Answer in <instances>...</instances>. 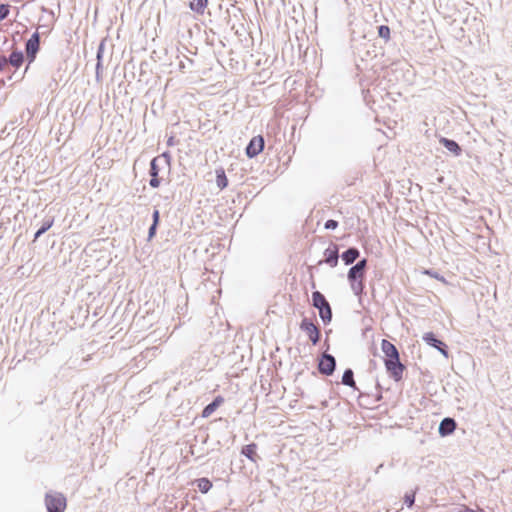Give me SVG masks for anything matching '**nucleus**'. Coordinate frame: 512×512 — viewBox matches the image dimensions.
<instances>
[{"instance_id":"nucleus-1","label":"nucleus","mask_w":512,"mask_h":512,"mask_svg":"<svg viewBox=\"0 0 512 512\" xmlns=\"http://www.w3.org/2000/svg\"><path fill=\"white\" fill-rule=\"evenodd\" d=\"M381 350L385 355L384 364L390 377L395 381H400L403 377L405 366L400 362L397 348L390 341L383 339L381 341Z\"/></svg>"},{"instance_id":"nucleus-2","label":"nucleus","mask_w":512,"mask_h":512,"mask_svg":"<svg viewBox=\"0 0 512 512\" xmlns=\"http://www.w3.org/2000/svg\"><path fill=\"white\" fill-rule=\"evenodd\" d=\"M367 265V260L362 259L356 265L350 268L348 272V280L351 286V289L356 295H360L363 292L364 284L363 279L365 276V268Z\"/></svg>"},{"instance_id":"nucleus-3","label":"nucleus","mask_w":512,"mask_h":512,"mask_svg":"<svg viewBox=\"0 0 512 512\" xmlns=\"http://www.w3.org/2000/svg\"><path fill=\"white\" fill-rule=\"evenodd\" d=\"M313 306L319 310L320 318L325 322H330L332 319V310L330 304L319 291H315L312 294Z\"/></svg>"},{"instance_id":"nucleus-4","label":"nucleus","mask_w":512,"mask_h":512,"mask_svg":"<svg viewBox=\"0 0 512 512\" xmlns=\"http://www.w3.org/2000/svg\"><path fill=\"white\" fill-rule=\"evenodd\" d=\"M45 505L47 512H64L67 506V501L62 493H47L45 496Z\"/></svg>"},{"instance_id":"nucleus-5","label":"nucleus","mask_w":512,"mask_h":512,"mask_svg":"<svg viewBox=\"0 0 512 512\" xmlns=\"http://www.w3.org/2000/svg\"><path fill=\"white\" fill-rule=\"evenodd\" d=\"M300 329L307 334L313 345H316L319 342L320 331L318 327L308 318H304L301 321Z\"/></svg>"},{"instance_id":"nucleus-6","label":"nucleus","mask_w":512,"mask_h":512,"mask_svg":"<svg viewBox=\"0 0 512 512\" xmlns=\"http://www.w3.org/2000/svg\"><path fill=\"white\" fill-rule=\"evenodd\" d=\"M264 149V139L261 135L253 137L247 148H246V154L249 158H253L260 154Z\"/></svg>"},{"instance_id":"nucleus-7","label":"nucleus","mask_w":512,"mask_h":512,"mask_svg":"<svg viewBox=\"0 0 512 512\" xmlns=\"http://www.w3.org/2000/svg\"><path fill=\"white\" fill-rule=\"evenodd\" d=\"M40 46V37L38 32H35L26 43V53L29 59V63H32Z\"/></svg>"},{"instance_id":"nucleus-8","label":"nucleus","mask_w":512,"mask_h":512,"mask_svg":"<svg viewBox=\"0 0 512 512\" xmlns=\"http://www.w3.org/2000/svg\"><path fill=\"white\" fill-rule=\"evenodd\" d=\"M319 371L325 375H331L335 369V359L329 354H323L319 361Z\"/></svg>"},{"instance_id":"nucleus-9","label":"nucleus","mask_w":512,"mask_h":512,"mask_svg":"<svg viewBox=\"0 0 512 512\" xmlns=\"http://www.w3.org/2000/svg\"><path fill=\"white\" fill-rule=\"evenodd\" d=\"M423 340L428 345L433 346L436 349H438L441 352V354L444 355L446 358L449 357L446 345L442 341L436 339L435 335L432 332L425 333L423 335Z\"/></svg>"},{"instance_id":"nucleus-10","label":"nucleus","mask_w":512,"mask_h":512,"mask_svg":"<svg viewBox=\"0 0 512 512\" xmlns=\"http://www.w3.org/2000/svg\"><path fill=\"white\" fill-rule=\"evenodd\" d=\"M159 168H158V165H157V158H154L152 159L151 163H150V176H151V179H150V186L152 188H158L161 184V180L159 179Z\"/></svg>"},{"instance_id":"nucleus-11","label":"nucleus","mask_w":512,"mask_h":512,"mask_svg":"<svg viewBox=\"0 0 512 512\" xmlns=\"http://www.w3.org/2000/svg\"><path fill=\"white\" fill-rule=\"evenodd\" d=\"M224 402V398L222 396H217L212 403L208 404L202 411V417L208 418L210 417L215 410L222 405Z\"/></svg>"},{"instance_id":"nucleus-12","label":"nucleus","mask_w":512,"mask_h":512,"mask_svg":"<svg viewBox=\"0 0 512 512\" xmlns=\"http://www.w3.org/2000/svg\"><path fill=\"white\" fill-rule=\"evenodd\" d=\"M456 428V423L452 418H445L439 426V433L442 436L451 434Z\"/></svg>"},{"instance_id":"nucleus-13","label":"nucleus","mask_w":512,"mask_h":512,"mask_svg":"<svg viewBox=\"0 0 512 512\" xmlns=\"http://www.w3.org/2000/svg\"><path fill=\"white\" fill-rule=\"evenodd\" d=\"M439 142L454 155L459 156L461 154V148L454 140L442 137Z\"/></svg>"},{"instance_id":"nucleus-14","label":"nucleus","mask_w":512,"mask_h":512,"mask_svg":"<svg viewBox=\"0 0 512 512\" xmlns=\"http://www.w3.org/2000/svg\"><path fill=\"white\" fill-rule=\"evenodd\" d=\"M242 454L245 455L252 462H256L259 458L257 454V445L255 443L245 445L242 448Z\"/></svg>"},{"instance_id":"nucleus-15","label":"nucleus","mask_w":512,"mask_h":512,"mask_svg":"<svg viewBox=\"0 0 512 512\" xmlns=\"http://www.w3.org/2000/svg\"><path fill=\"white\" fill-rule=\"evenodd\" d=\"M325 262L331 267H335L338 264V249L334 246L333 249H327L325 251Z\"/></svg>"},{"instance_id":"nucleus-16","label":"nucleus","mask_w":512,"mask_h":512,"mask_svg":"<svg viewBox=\"0 0 512 512\" xmlns=\"http://www.w3.org/2000/svg\"><path fill=\"white\" fill-rule=\"evenodd\" d=\"M359 257V250L356 248H349L342 254V260L346 265L352 264Z\"/></svg>"},{"instance_id":"nucleus-17","label":"nucleus","mask_w":512,"mask_h":512,"mask_svg":"<svg viewBox=\"0 0 512 512\" xmlns=\"http://www.w3.org/2000/svg\"><path fill=\"white\" fill-rule=\"evenodd\" d=\"M208 6V0H192L190 2V8L199 15L204 14L205 9Z\"/></svg>"},{"instance_id":"nucleus-18","label":"nucleus","mask_w":512,"mask_h":512,"mask_svg":"<svg viewBox=\"0 0 512 512\" xmlns=\"http://www.w3.org/2000/svg\"><path fill=\"white\" fill-rule=\"evenodd\" d=\"M24 60L23 53L21 51H13L10 56L9 60H7V63L9 62L12 66L19 68Z\"/></svg>"},{"instance_id":"nucleus-19","label":"nucleus","mask_w":512,"mask_h":512,"mask_svg":"<svg viewBox=\"0 0 512 512\" xmlns=\"http://www.w3.org/2000/svg\"><path fill=\"white\" fill-rule=\"evenodd\" d=\"M216 183L221 190L226 188L228 185V179L223 168L216 170Z\"/></svg>"},{"instance_id":"nucleus-20","label":"nucleus","mask_w":512,"mask_h":512,"mask_svg":"<svg viewBox=\"0 0 512 512\" xmlns=\"http://www.w3.org/2000/svg\"><path fill=\"white\" fill-rule=\"evenodd\" d=\"M342 383L344 385L355 388L356 384H355V381L353 378V371L351 369H348L344 372L343 377H342Z\"/></svg>"},{"instance_id":"nucleus-21","label":"nucleus","mask_w":512,"mask_h":512,"mask_svg":"<svg viewBox=\"0 0 512 512\" xmlns=\"http://www.w3.org/2000/svg\"><path fill=\"white\" fill-rule=\"evenodd\" d=\"M197 486L202 493H207L212 488V483L208 478H200L197 480Z\"/></svg>"},{"instance_id":"nucleus-22","label":"nucleus","mask_w":512,"mask_h":512,"mask_svg":"<svg viewBox=\"0 0 512 512\" xmlns=\"http://www.w3.org/2000/svg\"><path fill=\"white\" fill-rule=\"evenodd\" d=\"M378 35L383 38L384 40L386 41H389L390 38H391V35H390V28L386 25H381L379 28H378Z\"/></svg>"},{"instance_id":"nucleus-23","label":"nucleus","mask_w":512,"mask_h":512,"mask_svg":"<svg viewBox=\"0 0 512 512\" xmlns=\"http://www.w3.org/2000/svg\"><path fill=\"white\" fill-rule=\"evenodd\" d=\"M8 14H9V6L6 4H1L0 5V21L7 18Z\"/></svg>"},{"instance_id":"nucleus-24","label":"nucleus","mask_w":512,"mask_h":512,"mask_svg":"<svg viewBox=\"0 0 512 512\" xmlns=\"http://www.w3.org/2000/svg\"><path fill=\"white\" fill-rule=\"evenodd\" d=\"M414 501H415V494H414V493H412V494H406V495H405L404 502L406 503V505H407L409 508L413 506Z\"/></svg>"},{"instance_id":"nucleus-25","label":"nucleus","mask_w":512,"mask_h":512,"mask_svg":"<svg viewBox=\"0 0 512 512\" xmlns=\"http://www.w3.org/2000/svg\"><path fill=\"white\" fill-rule=\"evenodd\" d=\"M423 274L428 275V276H430V277H433V278H435V279H437V280H440V281H442V282H444V281H445L444 277L440 276L438 273L433 272V271H431V270H424V271H423Z\"/></svg>"},{"instance_id":"nucleus-26","label":"nucleus","mask_w":512,"mask_h":512,"mask_svg":"<svg viewBox=\"0 0 512 512\" xmlns=\"http://www.w3.org/2000/svg\"><path fill=\"white\" fill-rule=\"evenodd\" d=\"M337 226H338V222L335 220H332V219L326 221V223H325L326 229H335Z\"/></svg>"},{"instance_id":"nucleus-27","label":"nucleus","mask_w":512,"mask_h":512,"mask_svg":"<svg viewBox=\"0 0 512 512\" xmlns=\"http://www.w3.org/2000/svg\"><path fill=\"white\" fill-rule=\"evenodd\" d=\"M157 226L158 224L152 223L148 233L149 239H152L155 236Z\"/></svg>"},{"instance_id":"nucleus-28","label":"nucleus","mask_w":512,"mask_h":512,"mask_svg":"<svg viewBox=\"0 0 512 512\" xmlns=\"http://www.w3.org/2000/svg\"><path fill=\"white\" fill-rule=\"evenodd\" d=\"M53 225V220H48L46 221L43 226L41 227L42 228V231L46 232L48 229L51 228V226Z\"/></svg>"},{"instance_id":"nucleus-29","label":"nucleus","mask_w":512,"mask_h":512,"mask_svg":"<svg viewBox=\"0 0 512 512\" xmlns=\"http://www.w3.org/2000/svg\"><path fill=\"white\" fill-rule=\"evenodd\" d=\"M160 219L159 210L155 209L153 212V223L158 224Z\"/></svg>"},{"instance_id":"nucleus-30","label":"nucleus","mask_w":512,"mask_h":512,"mask_svg":"<svg viewBox=\"0 0 512 512\" xmlns=\"http://www.w3.org/2000/svg\"><path fill=\"white\" fill-rule=\"evenodd\" d=\"M7 64V59L5 57H0V71L4 69Z\"/></svg>"},{"instance_id":"nucleus-31","label":"nucleus","mask_w":512,"mask_h":512,"mask_svg":"<svg viewBox=\"0 0 512 512\" xmlns=\"http://www.w3.org/2000/svg\"><path fill=\"white\" fill-rule=\"evenodd\" d=\"M43 233H45L44 231H42V228H40L36 233H35V237H34V240L38 239Z\"/></svg>"},{"instance_id":"nucleus-32","label":"nucleus","mask_w":512,"mask_h":512,"mask_svg":"<svg viewBox=\"0 0 512 512\" xmlns=\"http://www.w3.org/2000/svg\"><path fill=\"white\" fill-rule=\"evenodd\" d=\"M458 512H475L474 510L470 509V508H463L462 510L458 511Z\"/></svg>"}]
</instances>
